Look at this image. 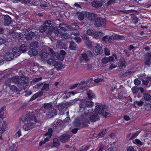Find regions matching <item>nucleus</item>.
I'll use <instances>...</instances> for the list:
<instances>
[{
  "instance_id": "1",
  "label": "nucleus",
  "mask_w": 151,
  "mask_h": 151,
  "mask_svg": "<svg viewBox=\"0 0 151 151\" xmlns=\"http://www.w3.org/2000/svg\"><path fill=\"white\" fill-rule=\"evenodd\" d=\"M24 121L25 124L23 128L25 131H27L39 125L37 124V122L35 115L31 113H29L25 115Z\"/></svg>"
},
{
  "instance_id": "2",
  "label": "nucleus",
  "mask_w": 151,
  "mask_h": 151,
  "mask_svg": "<svg viewBox=\"0 0 151 151\" xmlns=\"http://www.w3.org/2000/svg\"><path fill=\"white\" fill-rule=\"evenodd\" d=\"M88 117V113L83 114L79 118L75 119L73 122V125L77 127L79 129L88 127L90 124Z\"/></svg>"
},
{
  "instance_id": "3",
  "label": "nucleus",
  "mask_w": 151,
  "mask_h": 151,
  "mask_svg": "<svg viewBox=\"0 0 151 151\" xmlns=\"http://www.w3.org/2000/svg\"><path fill=\"white\" fill-rule=\"evenodd\" d=\"M27 50V47L26 44H22L19 47H15L13 50V53H11L7 56L6 60L11 61L14 58V56H18L20 55L21 52L24 53Z\"/></svg>"
},
{
  "instance_id": "4",
  "label": "nucleus",
  "mask_w": 151,
  "mask_h": 151,
  "mask_svg": "<svg viewBox=\"0 0 151 151\" xmlns=\"http://www.w3.org/2000/svg\"><path fill=\"white\" fill-rule=\"evenodd\" d=\"M60 29L55 30L54 31V33L57 37L63 38L64 39H67L68 38V34L64 32H63V31L65 32L66 31L70 30L71 29V26L66 24H60Z\"/></svg>"
},
{
  "instance_id": "5",
  "label": "nucleus",
  "mask_w": 151,
  "mask_h": 151,
  "mask_svg": "<svg viewBox=\"0 0 151 151\" xmlns=\"http://www.w3.org/2000/svg\"><path fill=\"white\" fill-rule=\"evenodd\" d=\"M52 22L50 20L45 21L43 25L39 27L40 31L41 32H45L47 35H51L55 28Z\"/></svg>"
},
{
  "instance_id": "6",
  "label": "nucleus",
  "mask_w": 151,
  "mask_h": 151,
  "mask_svg": "<svg viewBox=\"0 0 151 151\" xmlns=\"http://www.w3.org/2000/svg\"><path fill=\"white\" fill-rule=\"evenodd\" d=\"M94 111L97 112L100 115H101L105 117L109 116L110 115L105 105H99L96 106Z\"/></svg>"
},
{
  "instance_id": "7",
  "label": "nucleus",
  "mask_w": 151,
  "mask_h": 151,
  "mask_svg": "<svg viewBox=\"0 0 151 151\" xmlns=\"http://www.w3.org/2000/svg\"><path fill=\"white\" fill-rule=\"evenodd\" d=\"M49 84L48 83H46L45 82L39 83L36 84L34 86V87L37 89H41V91L34 94H42L43 93H45L47 91H49Z\"/></svg>"
},
{
  "instance_id": "8",
  "label": "nucleus",
  "mask_w": 151,
  "mask_h": 151,
  "mask_svg": "<svg viewBox=\"0 0 151 151\" xmlns=\"http://www.w3.org/2000/svg\"><path fill=\"white\" fill-rule=\"evenodd\" d=\"M12 80L19 85L22 87L24 89L26 88L28 83V81L24 77L19 78L14 77L13 78Z\"/></svg>"
},
{
  "instance_id": "9",
  "label": "nucleus",
  "mask_w": 151,
  "mask_h": 151,
  "mask_svg": "<svg viewBox=\"0 0 151 151\" xmlns=\"http://www.w3.org/2000/svg\"><path fill=\"white\" fill-rule=\"evenodd\" d=\"M35 32L31 31L28 32L26 35H23V34L21 33L18 36V41L20 42H23L24 39L25 38L27 40H30L32 39L35 35Z\"/></svg>"
},
{
  "instance_id": "10",
  "label": "nucleus",
  "mask_w": 151,
  "mask_h": 151,
  "mask_svg": "<svg viewBox=\"0 0 151 151\" xmlns=\"http://www.w3.org/2000/svg\"><path fill=\"white\" fill-rule=\"evenodd\" d=\"M93 54L90 51H87L85 52L81 53L79 58V59L81 61H84L87 62L90 60L89 58L92 57Z\"/></svg>"
},
{
  "instance_id": "11",
  "label": "nucleus",
  "mask_w": 151,
  "mask_h": 151,
  "mask_svg": "<svg viewBox=\"0 0 151 151\" xmlns=\"http://www.w3.org/2000/svg\"><path fill=\"white\" fill-rule=\"evenodd\" d=\"M38 47L37 41H34L31 43L29 47L30 50L28 52L29 54L31 55H36L37 53V49L38 48Z\"/></svg>"
},
{
  "instance_id": "12",
  "label": "nucleus",
  "mask_w": 151,
  "mask_h": 151,
  "mask_svg": "<svg viewBox=\"0 0 151 151\" xmlns=\"http://www.w3.org/2000/svg\"><path fill=\"white\" fill-rule=\"evenodd\" d=\"M95 25L97 27H104L106 24V21L105 19L101 17H98L95 19Z\"/></svg>"
},
{
  "instance_id": "13",
  "label": "nucleus",
  "mask_w": 151,
  "mask_h": 151,
  "mask_svg": "<svg viewBox=\"0 0 151 151\" xmlns=\"http://www.w3.org/2000/svg\"><path fill=\"white\" fill-rule=\"evenodd\" d=\"M78 83V87L79 88L78 89V90L74 91H73L70 92L69 93H71L72 94H76L82 93L83 92V88L85 87L87 84V81H82Z\"/></svg>"
},
{
  "instance_id": "14",
  "label": "nucleus",
  "mask_w": 151,
  "mask_h": 151,
  "mask_svg": "<svg viewBox=\"0 0 151 151\" xmlns=\"http://www.w3.org/2000/svg\"><path fill=\"white\" fill-rule=\"evenodd\" d=\"M93 103L91 101H88L86 100H84V102L79 105L80 111H82L85 109L86 107H91L93 106Z\"/></svg>"
},
{
  "instance_id": "15",
  "label": "nucleus",
  "mask_w": 151,
  "mask_h": 151,
  "mask_svg": "<svg viewBox=\"0 0 151 151\" xmlns=\"http://www.w3.org/2000/svg\"><path fill=\"white\" fill-rule=\"evenodd\" d=\"M53 128L56 132H59L63 128V121L60 119L57 120L56 124L53 125Z\"/></svg>"
},
{
  "instance_id": "16",
  "label": "nucleus",
  "mask_w": 151,
  "mask_h": 151,
  "mask_svg": "<svg viewBox=\"0 0 151 151\" xmlns=\"http://www.w3.org/2000/svg\"><path fill=\"white\" fill-rule=\"evenodd\" d=\"M89 112L88 110L87 112H86L85 113H88L89 115L88 118L91 122H94L99 120L100 118V115L99 114H98L97 112H95L94 111L93 113L90 116L89 115Z\"/></svg>"
},
{
  "instance_id": "17",
  "label": "nucleus",
  "mask_w": 151,
  "mask_h": 151,
  "mask_svg": "<svg viewBox=\"0 0 151 151\" xmlns=\"http://www.w3.org/2000/svg\"><path fill=\"white\" fill-rule=\"evenodd\" d=\"M47 63L50 65H53L56 67L58 69L61 70L62 68L61 63H59L58 61H55L52 58H50L47 60Z\"/></svg>"
},
{
  "instance_id": "18",
  "label": "nucleus",
  "mask_w": 151,
  "mask_h": 151,
  "mask_svg": "<svg viewBox=\"0 0 151 151\" xmlns=\"http://www.w3.org/2000/svg\"><path fill=\"white\" fill-rule=\"evenodd\" d=\"M102 45L100 44H97L93 49V52L94 55H97L101 54Z\"/></svg>"
},
{
  "instance_id": "19",
  "label": "nucleus",
  "mask_w": 151,
  "mask_h": 151,
  "mask_svg": "<svg viewBox=\"0 0 151 151\" xmlns=\"http://www.w3.org/2000/svg\"><path fill=\"white\" fill-rule=\"evenodd\" d=\"M145 65L150 67L151 64V54L149 52L146 53L144 60Z\"/></svg>"
},
{
  "instance_id": "20",
  "label": "nucleus",
  "mask_w": 151,
  "mask_h": 151,
  "mask_svg": "<svg viewBox=\"0 0 151 151\" xmlns=\"http://www.w3.org/2000/svg\"><path fill=\"white\" fill-rule=\"evenodd\" d=\"M91 4L94 8L98 9L102 6L103 3L101 0H94L91 2Z\"/></svg>"
},
{
  "instance_id": "21",
  "label": "nucleus",
  "mask_w": 151,
  "mask_h": 151,
  "mask_svg": "<svg viewBox=\"0 0 151 151\" xmlns=\"http://www.w3.org/2000/svg\"><path fill=\"white\" fill-rule=\"evenodd\" d=\"M142 83L144 85H147L148 84L149 81L151 80V78L148 76L145 73L142 75L140 78Z\"/></svg>"
},
{
  "instance_id": "22",
  "label": "nucleus",
  "mask_w": 151,
  "mask_h": 151,
  "mask_svg": "<svg viewBox=\"0 0 151 151\" xmlns=\"http://www.w3.org/2000/svg\"><path fill=\"white\" fill-rule=\"evenodd\" d=\"M4 24L5 26H9L12 22L11 17L9 15H6L4 16Z\"/></svg>"
},
{
  "instance_id": "23",
  "label": "nucleus",
  "mask_w": 151,
  "mask_h": 151,
  "mask_svg": "<svg viewBox=\"0 0 151 151\" xmlns=\"http://www.w3.org/2000/svg\"><path fill=\"white\" fill-rule=\"evenodd\" d=\"M70 138V135L66 134H64L59 138L60 141L62 143H65L68 142Z\"/></svg>"
},
{
  "instance_id": "24",
  "label": "nucleus",
  "mask_w": 151,
  "mask_h": 151,
  "mask_svg": "<svg viewBox=\"0 0 151 151\" xmlns=\"http://www.w3.org/2000/svg\"><path fill=\"white\" fill-rule=\"evenodd\" d=\"M66 103H62L57 106L58 109L61 112L60 113L62 114H64V112L65 111H66V109H67V106H66Z\"/></svg>"
},
{
  "instance_id": "25",
  "label": "nucleus",
  "mask_w": 151,
  "mask_h": 151,
  "mask_svg": "<svg viewBox=\"0 0 151 151\" xmlns=\"http://www.w3.org/2000/svg\"><path fill=\"white\" fill-rule=\"evenodd\" d=\"M10 91V92H13L12 93H15L17 94H19V91L17 87L14 85L9 86Z\"/></svg>"
},
{
  "instance_id": "26",
  "label": "nucleus",
  "mask_w": 151,
  "mask_h": 151,
  "mask_svg": "<svg viewBox=\"0 0 151 151\" xmlns=\"http://www.w3.org/2000/svg\"><path fill=\"white\" fill-rule=\"evenodd\" d=\"M53 130L51 128H49L48 129V132L45 134V136H48V137H47L45 139L44 141L45 143L48 141L49 139L48 138H50L52 136V133Z\"/></svg>"
},
{
  "instance_id": "27",
  "label": "nucleus",
  "mask_w": 151,
  "mask_h": 151,
  "mask_svg": "<svg viewBox=\"0 0 151 151\" xmlns=\"http://www.w3.org/2000/svg\"><path fill=\"white\" fill-rule=\"evenodd\" d=\"M97 15L93 13H88L86 14V17L89 20L93 21L96 19Z\"/></svg>"
},
{
  "instance_id": "28",
  "label": "nucleus",
  "mask_w": 151,
  "mask_h": 151,
  "mask_svg": "<svg viewBox=\"0 0 151 151\" xmlns=\"http://www.w3.org/2000/svg\"><path fill=\"white\" fill-rule=\"evenodd\" d=\"M47 115L44 110H42L41 114H39V117L41 119H44L48 118Z\"/></svg>"
},
{
  "instance_id": "29",
  "label": "nucleus",
  "mask_w": 151,
  "mask_h": 151,
  "mask_svg": "<svg viewBox=\"0 0 151 151\" xmlns=\"http://www.w3.org/2000/svg\"><path fill=\"white\" fill-rule=\"evenodd\" d=\"M87 35L92 36L94 35L96 37H98L99 35L97 33V32H95L93 30H88L87 31Z\"/></svg>"
},
{
  "instance_id": "30",
  "label": "nucleus",
  "mask_w": 151,
  "mask_h": 151,
  "mask_svg": "<svg viewBox=\"0 0 151 151\" xmlns=\"http://www.w3.org/2000/svg\"><path fill=\"white\" fill-rule=\"evenodd\" d=\"M40 6L42 8L47 7L50 6V3L47 0H42Z\"/></svg>"
},
{
  "instance_id": "31",
  "label": "nucleus",
  "mask_w": 151,
  "mask_h": 151,
  "mask_svg": "<svg viewBox=\"0 0 151 151\" xmlns=\"http://www.w3.org/2000/svg\"><path fill=\"white\" fill-rule=\"evenodd\" d=\"M60 143L58 139L55 138L53 139L52 143L53 147H58L60 146Z\"/></svg>"
},
{
  "instance_id": "32",
  "label": "nucleus",
  "mask_w": 151,
  "mask_h": 151,
  "mask_svg": "<svg viewBox=\"0 0 151 151\" xmlns=\"http://www.w3.org/2000/svg\"><path fill=\"white\" fill-rule=\"evenodd\" d=\"M77 15L78 18L80 21H82L84 18V16L83 13L81 12H77L76 13Z\"/></svg>"
},
{
  "instance_id": "33",
  "label": "nucleus",
  "mask_w": 151,
  "mask_h": 151,
  "mask_svg": "<svg viewBox=\"0 0 151 151\" xmlns=\"http://www.w3.org/2000/svg\"><path fill=\"white\" fill-rule=\"evenodd\" d=\"M60 53H58L57 54V58L58 59H59L60 58V56L62 55V57L63 59L64 58L65 55H66V53L65 51L63 50H61L60 51Z\"/></svg>"
},
{
  "instance_id": "34",
  "label": "nucleus",
  "mask_w": 151,
  "mask_h": 151,
  "mask_svg": "<svg viewBox=\"0 0 151 151\" xmlns=\"http://www.w3.org/2000/svg\"><path fill=\"white\" fill-rule=\"evenodd\" d=\"M52 105L50 104H45L43 105V107H42L43 109H45L46 110H48L49 111L52 108Z\"/></svg>"
},
{
  "instance_id": "35",
  "label": "nucleus",
  "mask_w": 151,
  "mask_h": 151,
  "mask_svg": "<svg viewBox=\"0 0 151 151\" xmlns=\"http://www.w3.org/2000/svg\"><path fill=\"white\" fill-rule=\"evenodd\" d=\"M76 44L74 42H71L69 45V48L71 50H74L76 49Z\"/></svg>"
},
{
  "instance_id": "36",
  "label": "nucleus",
  "mask_w": 151,
  "mask_h": 151,
  "mask_svg": "<svg viewBox=\"0 0 151 151\" xmlns=\"http://www.w3.org/2000/svg\"><path fill=\"white\" fill-rule=\"evenodd\" d=\"M48 115L53 116L56 115V111L54 109L52 108L50 110L48 111Z\"/></svg>"
},
{
  "instance_id": "37",
  "label": "nucleus",
  "mask_w": 151,
  "mask_h": 151,
  "mask_svg": "<svg viewBox=\"0 0 151 151\" xmlns=\"http://www.w3.org/2000/svg\"><path fill=\"white\" fill-rule=\"evenodd\" d=\"M144 109L146 110L151 109V104L150 103L145 104L144 106Z\"/></svg>"
},
{
  "instance_id": "38",
  "label": "nucleus",
  "mask_w": 151,
  "mask_h": 151,
  "mask_svg": "<svg viewBox=\"0 0 151 151\" xmlns=\"http://www.w3.org/2000/svg\"><path fill=\"white\" fill-rule=\"evenodd\" d=\"M131 19L132 20L134 21L135 23L136 24L138 22V19L137 16L134 14H132L131 17Z\"/></svg>"
},
{
  "instance_id": "39",
  "label": "nucleus",
  "mask_w": 151,
  "mask_h": 151,
  "mask_svg": "<svg viewBox=\"0 0 151 151\" xmlns=\"http://www.w3.org/2000/svg\"><path fill=\"white\" fill-rule=\"evenodd\" d=\"M6 109V106H3L0 109V117H2L4 114V112Z\"/></svg>"
},
{
  "instance_id": "40",
  "label": "nucleus",
  "mask_w": 151,
  "mask_h": 151,
  "mask_svg": "<svg viewBox=\"0 0 151 151\" xmlns=\"http://www.w3.org/2000/svg\"><path fill=\"white\" fill-rule=\"evenodd\" d=\"M143 103L144 102L142 101H136L134 102V106L137 105L139 106H141L143 105Z\"/></svg>"
},
{
  "instance_id": "41",
  "label": "nucleus",
  "mask_w": 151,
  "mask_h": 151,
  "mask_svg": "<svg viewBox=\"0 0 151 151\" xmlns=\"http://www.w3.org/2000/svg\"><path fill=\"white\" fill-rule=\"evenodd\" d=\"M132 92L133 93L138 92L139 90V88L136 86L133 87L132 88Z\"/></svg>"
},
{
  "instance_id": "42",
  "label": "nucleus",
  "mask_w": 151,
  "mask_h": 151,
  "mask_svg": "<svg viewBox=\"0 0 151 151\" xmlns=\"http://www.w3.org/2000/svg\"><path fill=\"white\" fill-rule=\"evenodd\" d=\"M140 131H138L136 132L135 133H134L132 136L130 138L129 140H132L134 138H135L136 137H137L139 134L140 133Z\"/></svg>"
},
{
  "instance_id": "43",
  "label": "nucleus",
  "mask_w": 151,
  "mask_h": 151,
  "mask_svg": "<svg viewBox=\"0 0 151 151\" xmlns=\"http://www.w3.org/2000/svg\"><path fill=\"white\" fill-rule=\"evenodd\" d=\"M82 37L84 40L88 41L89 40V37L87 34H83Z\"/></svg>"
},
{
  "instance_id": "44",
  "label": "nucleus",
  "mask_w": 151,
  "mask_h": 151,
  "mask_svg": "<svg viewBox=\"0 0 151 151\" xmlns=\"http://www.w3.org/2000/svg\"><path fill=\"white\" fill-rule=\"evenodd\" d=\"M78 83L74 84L70 86V89L72 90L75 88H77L78 90V89L79 88V87H78Z\"/></svg>"
},
{
  "instance_id": "45",
  "label": "nucleus",
  "mask_w": 151,
  "mask_h": 151,
  "mask_svg": "<svg viewBox=\"0 0 151 151\" xmlns=\"http://www.w3.org/2000/svg\"><path fill=\"white\" fill-rule=\"evenodd\" d=\"M120 65L119 66V68L120 69H124L126 66L127 63L126 62L124 63H120Z\"/></svg>"
},
{
  "instance_id": "46",
  "label": "nucleus",
  "mask_w": 151,
  "mask_h": 151,
  "mask_svg": "<svg viewBox=\"0 0 151 151\" xmlns=\"http://www.w3.org/2000/svg\"><path fill=\"white\" fill-rule=\"evenodd\" d=\"M115 38L114 36H110L108 39V41L110 43H112L113 40H114Z\"/></svg>"
},
{
  "instance_id": "47",
  "label": "nucleus",
  "mask_w": 151,
  "mask_h": 151,
  "mask_svg": "<svg viewBox=\"0 0 151 151\" xmlns=\"http://www.w3.org/2000/svg\"><path fill=\"white\" fill-rule=\"evenodd\" d=\"M102 63L104 64H106L109 62L108 58L105 57L103 58L101 60Z\"/></svg>"
},
{
  "instance_id": "48",
  "label": "nucleus",
  "mask_w": 151,
  "mask_h": 151,
  "mask_svg": "<svg viewBox=\"0 0 151 151\" xmlns=\"http://www.w3.org/2000/svg\"><path fill=\"white\" fill-rule=\"evenodd\" d=\"M42 109H43L42 107L41 109H36L34 111V113L37 116H39V114H41V112H40V111H42Z\"/></svg>"
},
{
  "instance_id": "49",
  "label": "nucleus",
  "mask_w": 151,
  "mask_h": 151,
  "mask_svg": "<svg viewBox=\"0 0 151 151\" xmlns=\"http://www.w3.org/2000/svg\"><path fill=\"white\" fill-rule=\"evenodd\" d=\"M144 97L145 99L147 101L151 100V96L150 95H144Z\"/></svg>"
},
{
  "instance_id": "50",
  "label": "nucleus",
  "mask_w": 151,
  "mask_h": 151,
  "mask_svg": "<svg viewBox=\"0 0 151 151\" xmlns=\"http://www.w3.org/2000/svg\"><path fill=\"white\" fill-rule=\"evenodd\" d=\"M104 52L105 54L106 55H110V51L106 47L104 48Z\"/></svg>"
},
{
  "instance_id": "51",
  "label": "nucleus",
  "mask_w": 151,
  "mask_h": 151,
  "mask_svg": "<svg viewBox=\"0 0 151 151\" xmlns=\"http://www.w3.org/2000/svg\"><path fill=\"white\" fill-rule=\"evenodd\" d=\"M133 142L134 143L139 145H142V143L138 139H135Z\"/></svg>"
},
{
  "instance_id": "52",
  "label": "nucleus",
  "mask_w": 151,
  "mask_h": 151,
  "mask_svg": "<svg viewBox=\"0 0 151 151\" xmlns=\"http://www.w3.org/2000/svg\"><path fill=\"white\" fill-rule=\"evenodd\" d=\"M75 104L73 101H72L69 102H68L67 103H66V106H67V108H68V106H72Z\"/></svg>"
},
{
  "instance_id": "53",
  "label": "nucleus",
  "mask_w": 151,
  "mask_h": 151,
  "mask_svg": "<svg viewBox=\"0 0 151 151\" xmlns=\"http://www.w3.org/2000/svg\"><path fill=\"white\" fill-rule=\"evenodd\" d=\"M106 131V129H104L101 132H100L99 134V137H103L105 134V132Z\"/></svg>"
},
{
  "instance_id": "54",
  "label": "nucleus",
  "mask_w": 151,
  "mask_h": 151,
  "mask_svg": "<svg viewBox=\"0 0 151 151\" xmlns=\"http://www.w3.org/2000/svg\"><path fill=\"white\" fill-rule=\"evenodd\" d=\"M141 83V81L138 79H135L134 81V83L136 85H139Z\"/></svg>"
},
{
  "instance_id": "55",
  "label": "nucleus",
  "mask_w": 151,
  "mask_h": 151,
  "mask_svg": "<svg viewBox=\"0 0 151 151\" xmlns=\"http://www.w3.org/2000/svg\"><path fill=\"white\" fill-rule=\"evenodd\" d=\"M16 149V145L14 144H12V145L10 146V149L11 151H13Z\"/></svg>"
},
{
  "instance_id": "56",
  "label": "nucleus",
  "mask_w": 151,
  "mask_h": 151,
  "mask_svg": "<svg viewBox=\"0 0 151 151\" xmlns=\"http://www.w3.org/2000/svg\"><path fill=\"white\" fill-rule=\"evenodd\" d=\"M74 39L76 42L78 43H79L81 41V38L78 37H75Z\"/></svg>"
},
{
  "instance_id": "57",
  "label": "nucleus",
  "mask_w": 151,
  "mask_h": 151,
  "mask_svg": "<svg viewBox=\"0 0 151 151\" xmlns=\"http://www.w3.org/2000/svg\"><path fill=\"white\" fill-rule=\"evenodd\" d=\"M70 120V118L69 116H68L64 120L62 121H63V123H68L69 120Z\"/></svg>"
},
{
  "instance_id": "58",
  "label": "nucleus",
  "mask_w": 151,
  "mask_h": 151,
  "mask_svg": "<svg viewBox=\"0 0 151 151\" xmlns=\"http://www.w3.org/2000/svg\"><path fill=\"white\" fill-rule=\"evenodd\" d=\"M122 88H124V87L122 85H120L119 86V88H116V87L114 86V89H112V92H114L115 89H116V91H117L119 89H120Z\"/></svg>"
},
{
  "instance_id": "59",
  "label": "nucleus",
  "mask_w": 151,
  "mask_h": 151,
  "mask_svg": "<svg viewBox=\"0 0 151 151\" xmlns=\"http://www.w3.org/2000/svg\"><path fill=\"white\" fill-rule=\"evenodd\" d=\"M115 3L112 0H109L106 3V5L109 6L112 4Z\"/></svg>"
},
{
  "instance_id": "60",
  "label": "nucleus",
  "mask_w": 151,
  "mask_h": 151,
  "mask_svg": "<svg viewBox=\"0 0 151 151\" xmlns=\"http://www.w3.org/2000/svg\"><path fill=\"white\" fill-rule=\"evenodd\" d=\"M103 79L101 78H99L96 79L94 80V81L96 83H98L101 81H103Z\"/></svg>"
},
{
  "instance_id": "61",
  "label": "nucleus",
  "mask_w": 151,
  "mask_h": 151,
  "mask_svg": "<svg viewBox=\"0 0 151 151\" xmlns=\"http://www.w3.org/2000/svg\"><path fill=\"white\" fill-rule=\"evenodd\" d=\"M42 79V78L41 77L36 78L34 79L33 81L35 82H38L40 81Z\"/></svg>"
},
{
  "instance_id": "62",
  "label": "nucleus",
  "mask_w": 151,
  "mask_h": 151,
  "mask_svg": "<svg viewBox=\"0 0 151 151\" xmlns=\"http://www.w3.org/2000/svg\"><path fill=\"white\" fill-rule=\"evenodd\" d=\"M78 129L79 128H75L72 130L71 132L74 134H76Z\"/></svg>"
},
{
  "instance_id": "63",
  "label": "nucleus",
  "mask_w": 151,
  "mask_h": 151,
  "mask_svg": "<svg viewBox=\"0 0 151 151\" xmlns=\"http://www.w3.org/2000/svg\"><path fill=\"white\" fill-rule=\"evenodd\" d=\"M4 84L7 87H9V86L12 85L10 84V82L9 81H6L5 82Z\"/></svg>"
},
{
  "instance_id": "64",
  "label": "nucleus",
  "mask_w": 151,
  "mask_h": 151,
  "mask_svg": "<svg viewBox=\"0 0 151 151\" xmlns=\"http://www.w3.org/2000/svg\"><path fill=\"white\" fill-rule=\"evenodd\" d=\"M21 132L19 130L15 134L16 137H19L21 135Z\"/></svg>"
}]
</instances>
